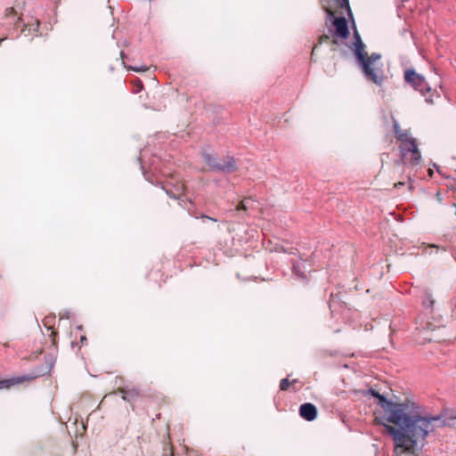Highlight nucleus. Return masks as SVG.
I'll return each instance as SVG.
<instances>
[{"mask_svg": "<svg viewBox=\"0 0 456 456\" xmlns=\"http://www.w3.org/2000/svg\"><path fill=\"white\" fill-rule=\"evenodd\" d=\"M435 300L432 297L430 293H426L425 299L423 301V305L425 308H432L434 305Z\"/></svg>", "mask_w": 456, "mask_h": 456, "instance_id": "17", "label": "nucleus"}, {"mask_svg": "<svg viewBox=\"0 0 456 456\" xmlns=\"http://www.w3.org/2000/svg\"><path fill=\"white\" fill-rule=\"evenodd\" d=\"M80 342H81V344H82V345H83V344H85V343L86 342V337L85 335H84V336H81V338H80Z\"/></svg>", "mask_w": 456, "mask_h": 456, "instance_id": "21", "label": "nucleus"}, {"mask_svg": "<svg viewBox=\"0 0 456 456\" xmlns=\"http://www.w3.org/2000/svg\"><path fill=\"white\" fill-rule=\"evenodd\" d=\"M118 392L122 394V399L128 403L134 402L139 396V391L135 388L132 389H119Z\"/></svg>", "mask_w": 456, "mask_h": 456, "instance_id": "7", "label": "nucleus"}, {"mask_svg": "<svg viewBox=\"0 0 456 456\" xmlns=\"http://www.w3.org/2000/svg\"><path fill=\"white\" fill-rule=\"evenodd\" d=\"M425 416H430V417H433L432 415L430 414H426ZM435 417H439L443 419V421L444 422V425H443V427H445V426H451V425H454L455 424V421H456V414L455 415H452L450 416L449 418L445 419L444 416L442 415H436ZM442 428V426L440 427H437L436 428Z\"/></svg>", "mask_w": 456, "mask_h": 456, "instance_id": "15", "label": "nucleus"}, {"mask_svg": "<svg viewBox=\"0 0 456 456\" xmlns=\"http://www.w3.org/2000/svg\"><path fill=\"white\" fill-rule=\"evenodd\" d=\"M353 38V52L364 78L367 81L380 86L383 84L385 77L382 64L379 63L381 60V54L379 53H372L370 56L367 55L365 52V45L356 28L354 29Z\"/></svg>", "mask_w": 456, "mask_h": 456, "instance_id": "2", "label": "nucleus"}, {"mask_svg": "<svg viewBox=\"0 0 456 456\" xmlns=\"http://www.w3.org/2000/svg\"><path fill=\"white\" fill-rule=\"evenodd\" d=\"M409 146L411 149V151H410V152L412 154V157L411 159V164H414V165L419 164V162L421 160V154L416 145V142L411 143Z\"/></svg>", "mask_w": 456, "mask_h": 456, "instance_id": "9", "label": "nucleus"}, {"mask_svg": "<svg viewBox=\"0 0 456 456\" xmlns=\"http://www.w3.org/2000/svg\"><path fill=\"white\" fill-rule=\"evenodd\" d=\"M128 69L135 72H143L148 70V67L146 66H129Z\"/></svg>", "mask_w": 456, "mask_h": 456, "instance_id": "18", "label": "nucleus"}, {"mask_svg": "<svg viewBox=\"0 0 456 456\" xmlns=\"http://www.w3.org/2000/svg\"><path fill=\"white\" fill-rule=\"evenodd\" d=\"M25 380V377L12 378L0 380V389L9 388L14 385L20 384Z\"/></svg>", "mask_w": 456, "mask_h": 456, "instance_id": "8", "label": "nucleus"}, {"mask_svg": "<svg viewBox=\"0 0 456 456\" xmlns=\"http://www.w3.org/2000/svg\"><path fill=\"white\" fill-rule=\"evenodd\" d=\"M167 194L170 197V198H173V199H179L178 197H176L175 194H174L173 192L169 191H167Z\"/></svg>", "mask_w": 456, "mask_h": 456, "instance_id": "20", "label": "nucleus"}, {"mask_svg": "<svg viewBox=\"0 0 456 456\" xmlns=\"http://www.w3.org/2000/svg\"><path fill=\"white\" fill-rule=\"evenodd\" d=\"M394 131L397 140L400 142H405L411 139L408 136V133L406 131H403L400 129V126L396 122H395L394 124Z\"/></svg>", "mask_w": 456, "mask_h": 456, "instance_id": "10", "label": "nucleus"}, {"mask_svg": "<svg viewBox=\"0 0 456 456\" xmlns=\"http://www.w3.org/2000/svg\"><path fill=\"white\" fill-rule=\"evenodd\" d=\"M404 80L415 90L420 92L422 95H425L426 93L431 90L430 86L427 84L424 76L417 73L414 69H408L405 70Z\"/></svg>", "mask_w": 456, "mask_h": 456, "instance_id": "4", "label": "nucleus"}, {"mask_svg": "<svg viewBox=\"0 0 456 456\" xmlns=\"http://www.w3.org/2000/svg\"><path fill=\"white\" fill-rule=\"evenodd\" d=\"M402 144L400 146L401 152L403 156H406L407 153L411 151V147L409 146L411 143H415V139H411L405 142H401Z\"/></svg>", "mask_w": 456, "mask_h": 456, "instance_id": "16", "label": "nucleus"}, {"mask_svg": "<svg viewBox=\"0 0 456 456\" xmlns=\"http://www.w3.org/2000/svg\"><path fill=\"white\" fill-rule=\"evenodd\" d=\"M367 393L379 400L384 411L383 419L387 423L382 425L392 437L397 455H418L424 448L428 434L444 425L439 417L422 416L414 403H395L373 388Z\"/></svg>", "mask_w": 456, "mask_h": 456, "instance_id": "1", "label": "nucleus"}, {"mask_svg": "<svg viewBox=\"0 0 456 456\" xmlns=\"http://www.w3.org/2000/svg\"><path fill=\"white\" fill-rule=\"evenodd\" d=\"M338 4V5L342 8L346 9L347 15L349 19H352L354 20L353 12L350 8L349 0H335Z\"/></svg>", "mask_w": 456, "mask_h": 456, "instance_id": "13", "label": "nucleus"}, {"mask_svg": "<svg viewBox=\"0 0 456 456\" xmlns=\"http://www.w3.org/2000/svg\"><path fill=\"white\" fill-rule=\"evenodd\" d=\"M299 414L304 419L313 421L317 417V409L313 403H305L300 406Z\"/></svg>", "mask_w": 456, "mask_h": 456, "instance_id": "6", "label": "nucleus"}, {"mask_svg": "<svg viewBox=\"0 0 456 456\" xmlns=\"http://www.w3.org/2000/svg\"><path fill=\"white\" fill-rule=\"evenodd\" d=\"M302 265L299 264V263H293L292 264V273L294 275H296L297 277L302 279V280H305L306 277L304 273V272L302 271Z\"/></svg>", "mask_w": 456, "mask_h": 456, "instance_id": "14", "label": "nucleus"}, {"mask_svg": "<svg viewBox=\"0 0 456 456\" xmlns=\"http://www.w3.org/2000/svg\"><path fill=\"white\" fill-rule=\"evenodd\" d=\"M290 382L288 379H282L281 380V383H280V388L281 390L282 391H285L288 389L289 386Z\"/></svg>", "mask_w": 456, "mask_h": 456, "instance_id": "19", "label": "nucleus"}, {"mask_svg": "<svg viewBox=\"0 0 456 456\" xmlns=\"http://www.w3.org/2000/svg\"><path fill=\"white\" fill-rule=\"evenodd\" d=\"M255 204V200L251 198H246L242 201L240 202L237 209L238 210H247L248 208H253Z\"/></svg>", "mask_w": 456, "mask_h": 456, "instance_id": "12", "label": "nucleus"}, {"mask_svg": "<svg viewBox=\"0 0 456 456\" xmlns=\"http://www.w3.org/2000/svg\"><path fill=\"white\" fill-rule=\"evenodd\" d=\"M329 19L331 20L333 26L336 28V35L342 39H347L350 31L348 28L347 21L345 17H335L333 12L330 9H326Z\"/></svg>", "mask_w": 456, "mask_h": 456, "instance_id": "5", "label": "nucleus"}, {"mask_svg": "<svg viewBox=\"0 0 456 456\" xmlns=\"http://www.w3.org/2000/svg\"><path fill=\"white\" fill-rule=\"evenodd\" d=\"M5 18L9 20L10 23H13L15 26L19 25L20 20L19 17H17V13L13 8L6 9Z\"/></svg>", "mask_w": 456, "mask_h": 456, "instance_id": "11", "label": "nucleus"}, {"mask_svg": "<svg viewBox=\"0 0 456 456\" xmlns=\"http://www.w3.org/2000/svg\"><path fill=\"white\" fill-rule=\"evenodd\" d=\"M38 27H39V24H38V22H37L35 29H37Z\"/></svg>", "mask_w": 456, "mask_h": 456, "instance_id": "23", "label": "nucleus"}, {"mask_svg": "<svg viewBox=\"0 0 456 456\" xmlns=\"http://www.w3.org/2000/svg\"><path fill=\"white\" fill-rule=\"evenodd\" d=\"M203 159L209 167V169L212 171L232 173L237 170L236 161L232 156H226L224 159H218L215 155L204 152Z\"/></svg>", "mask_w": 456, "mask_h": 456, "instance_id": "3", "label": "nucleus"}, {"mask_svg": "<svg viewBox=\"0 0 456 456\" xmlns=\"http://www.w3.org/2000/svg\"><path fill=\"white\" fill-rule=\"evenodd\" d=\"M139 89H136L135 93L139 92L142 88V84L141 82L138 83Z\"/></svg>", "mask_w": 456, "mask_h": 456, "instance_id": "22", "label": "nucleus"}]
</instances>
